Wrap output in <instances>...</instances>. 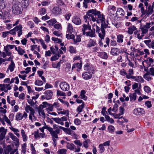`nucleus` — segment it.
Segmentation results:
<instances>
[{
	"label": "nucleus",
	"instance_id": "obj_24",
	"mask_svg": "<svg viewBox=\"0 0 154 154\" xmlns=\"http://www.w3.org/2000/svg\"><path fill=\"white\" fill-rule=\"evenodd\" d=\"M97 45L96 41L92 39H90L87 45V46L89 48L92 46H94Z\"/></svg>",
	"mask_w": 154,
	"mask_h": 154
},
{
	"label": "nucleus",
	"instance_id": "obj_29",
	"mask_svg": "<svg viewBox=\"0 0 154 154\" xmlns=\"http://www.w3.org/2000/svg\"><path fill=\"white\" fill-rule=\"evenodd\" d=\"M74 30L72 25L69 23L68 24L67 27V31L70 33H72L74 32Z\"/></svg>",
	"mask_w": 154,
	"mask_h": 154
},
{
	"label": "nucleus",
	"instance_id": "obj_52",
	"mask_svg": "<svg viewBox=\"0 0 154 154\" xmlns=\"http://www.w3.org/2000/svg\"><path fill=\"white\" fill-rule=\"evenodd\" d=\"M57 95L58 96H66L64 93L59 90H57Z\"/></svg>",
	"mask_w": 154,
	"mask_h": 154
},
{
	"label": "nucleus",
	"instance_id": "obj_58",
	"mask_svg": "<svg viewBox=\"0 0 154 154\" xmlns=\"http://www.w3.org/2000/svg\"><path fill=\"white\" fill-rule=\"evenodd\" d=\"M108 130L110 132H113L114 131L115 128L113 126L110 125L108 127Z\"/></svg>",
	"mask_w": 154,
	"mask_h": 154
},
{
	"label": "nucleus",
	"instance_id": "obj_41",
	"mask_svg": "<svg viewBox=\"0 0 154 154\" xmlns=\"http://www.w3.org/2000/svg\"><path fill=\"white\" fill-rule=\"evenodd\" d=\"M136 81L138 82L143 83L144 82V80L141 76H137Z\"/></svg>",
	"mask_w": 154,
	"mask_h": 154
},
{
	"label": "nucleus",
	"instance_id": "obj_39",
	"mask_svg": "<svg viewBox=\"0 0 154 154\" xmlns=\"http://www.w3.org/2000/svg\"><path fill=\"white\" fill-rule=\"evenodd\" d=\"M90 143V140L89 139H87L83 142V146L86 148H87L89 146L88 144Z\"/></svg>",
	"mask_w": 154,
	"mask_h": 154
},
{
	"label": "nucleus",
	"instance_id": "obj_48",
	"mask_svg": "<svg viewBox=\"0 0 154 154\" xmlns=\"http://www.w3.org/2000/svg\"><path fill=\"white\" fill-rule=\"evenodd\" d=\"M3 119L5 120L7 123L9 125H11V124L8 118L5 115H4L3 117Z\"/></svg>",
	"mask_w": 154,
	"mask_h": 154
},
{
	"label": "nucleus",
	"instance_id": "obj_37",
	"mask_svg": "<svg viewBox=\"0 0 154 154\" xmlns=\"http://www.w3.org/2000/svg\"><path fill=\"white\" fill-rule=\"evenodd\" d=\"M73 39L74 41V43L75 44L76 43L79 42L81 41V37L80 35H78L76 36L75 38V37Z\"/></svg>",
	"mask_w": 154,
	"mask_h": 154
},
{
	"label": "nucleus",
	"instance_id": "obj_4",
	"mask_svg": "<svg viewBox=\"0 0 154 154\" xmlns=\"http://www.w3.org/2000/svg\"><path fill=\"white\" fill-rule=\"evenodd\" d=\"M91 12L94 14V15L96 16L97 15V16L98 18L100 20L101 23H102L105 22V19L104 15L103 14H101L100 12V11H98L96 10L92 11Z\"/></svg>",
	"mask_w": 154,
	"mask_h": 154
},
{
	"label": "nucleus",
	"instance_id": "obj_61",
	"mask_svg": "<svg viewBox=\"0 0 154 154\" xmlns=\"http://www.w3.org/2000/svg\"><path fill=\"white\" fill-rule=\"evenodd\" d=\"M71 16V14L69 12H67L65 15V18L67 20H68L70 18Z\"/></svg>",
	"mask_w": 154,
	"mask_h": 154
},
{
	"label": "nucleus",
	"instance_id": "obj_3",
	"mask_svg": "<svg viewBox=\"0 0 154 154\" xmlns=\"http://www.w3.org/2000/svg\"><path fill=\"white\" fill-rule=\"evenodd\" d=\"M94 69H92L89 71V72H86L82 73V77L85 80H88L91 78L92 74H94Z\"/></svg>",
	"mask_w": 154,
	"mask_h": 154
},
{
	"label": "nucleus",
	"instance_id": "obj_1",
	"mask_svg": "<svg viewBox=\"0 0 154 154\" xmlns=\"http://www.w3.org/2000/svg\"><path fill=\"white\" fill-rule=\"evenodd\" d=\"M12 11L13 13L16 15L21 14L23 7L21 3L18 1L14 0L12 2Z\"/></svg>",
	"mask_w": 154,
	"mask_h": 154
},
{
	"label": "nucleus",
	"instance_id": "obj_15",
	"mask_svg": "<svg viewBox=\"0 0 154 154\" xmlns=\"http://www.w3.org/2000/svg\"><path fill=\"white\" fill-rule=\"evenodd\" d=\"M22 26L20 24L18 26H17L14 28V29L16 32V31H18L17 33L19 37H20L22 34Z\"/></svg>",
	"mask_w": 154,
	"mask_h": 154
},
{
	"label": "nucleus",
	"instance_id": "obj_46",
	"mask_svg": "<svg viewBox=\"0 0 154 154\" xmlns=\"http://www.w3.org/2000/svg\"><path fill=\"white\" fill-rule=\"evenodd\" d=\"M17 52L19 54L22 55L25 52V51L20 47H18Z\"/></svg>",
	"mask_w": 154,
	"mask_h": 154
},
{
	"label": "nucleus",
	"instance_id": "obj_22",
	"mask_svg": "<svg viewBox=\"0 0 154 154\" xmlns=\"http://www.w3.org/2000/svg\"><path fill=\"white\" fill-rule=\"evenodd\" d=\"M72 22L76 25H79L81 23L80 19L78 17H73L72 18Z\"/></svg>",
	"mask_w": 154,
	"mask_h": 154
},
{
	"label": "nucleus",
	"instance_id": "obj_8",
	"mask_svg": "<svg viewBox=\"0 0 154 154\" xmlns=\"http://www.w3.org/2000/svg\"><path fill=\"white\" fill-rule=\"evenodd\" d=\"M45 128L50 132V134L52 136V138H58V136L57 134H58L57 133L56 131H54L52 128L47 125L45 126Z\"/></svg>",
	"mask_w": 154,
	"mask_h": 154
},
{
	"label": "nucleus",
	"instance_id": "obj_57",
	"mask_svg": "<svg viewBox=\"0 0 154 154\" xmlns=\"http://www.w3.org/2000/svg\"><path fill=\"white\" fill-rule=\"evenodd\" d=\"M52 40L53 41H54L55 42L57 43H59L62 42L61 39H60L58 38L52 37L51 38Z\"/></svg>",
	"mask_w": 154,
	"mask_h": 154
},
{
	"label": "nucleus",
	"instance_id": "obj_64",
	"mask_svg": "<svg viewBox=\"0 0 154 154\" xmlns=\"http://www.w3.org/2000/svg\"><path fill=\"white\" fill-rule=\"evenodd\" d=\"M69 51L71 53H73L75 52L76 50L74 47L72 46H70L69 47Z\"/></svg>",
	"mask_w": 154,
	"mask_h": 154
},
{
	"label": "nucleus",
	"instance_id": "obj_60",
	"mask_svg": "<svg viewBox=\"0 0 154 154\" xmlns=\"http://www.w3.org/2000/svg\"><path fill=\"white\" fill-rule=\"evenodd\" d=\"M60 62H58L57 63H53L52 64V66L54 68H57L60 67Z\"/></svg>",
	"mask_w": 154,
	"mask_h": 154
},
{
	"label": "nucleus",
	"instance_id": "obj_34",
	"mask_svg": "<svg viewBox=\"0 0 154 154\" xmlns=\"http://www.w3.org/2000/svg\"><path fill=\"white\" fill-rule=\"evenodd\" d=\"M117 42L118 43H122L123 41V36L122 35H119L117 36Z\"/></svg>",
	"mask_w": 154,
	"mask_h": 154
},
{
	"label": "nucleus",
	"instance_id": "obj_47",
	"mask_svg": "<svg viewBox=\"0 0 154 154\" xmlns=\"http://www.w3.org/2000/svg\"><path fill=\"white\" fill-rule=\"evenodd\" d=\"M83 6L85 8H87L88 7L87 3L91 2V0H84Z\"/></svg>",
	"mask_w": 154,
	"mask_h": 154
},
{
	"label": "nucleus",
	"instance_id": "obj_45",
	"mask_svg": "<svg viewBox=\"0 0 154 154\" xmlns=\"http://www.w3.org/2000/svg\"><path fill=\"white\" fill-rule=\"evenodd\" d=\"M58 113L59 114H66V116H68L69 115V111L68 110H63V111L58 112Z\"/></svg>",
	"mask_w": 154,
	"mask_h": 154
},
{
	"label": "nucleus",
	"instance_id": "obj_12",
	"mask_svg": "<svg viewBox=\"0 0 154 154\" xmlns=\"http://www.w3.org/2000/svg\"><path fill=\"white\" fill-rule=\"evenodd\" d=\"M52 12L55 16L60 14L61 13V9L58 7H54L52 9Z\"/></svg>",
	"mask_w": 154,
	"mask_h": 154
},
{
	"label": "nucleus",
	"instance_id": "obj_11",
	"mask_svg": "<svg viewBox=\"0 0 154 154\" xmlns=\"http://www.w3.org/2000/svg\"><path fill=\"white\" fill-rule=\"evenodd\" d=\"M133 113L136 115H139L143 114L145 113L144 110L142 108H138L134 109Z\"/></svg>",
	"mask_w": 154,
	"mask_h": 154
},
{
	"label": "nucleus",
	"instance_id": "obj_19",
	"mask_svg": "<svg viewBox=\"0 0 154 154\" xmlns=\"http://www.w3.org/2000/svg\"><path fill=\"white\" fill-rule=\"evenodd\" d=\"M120 52V49L116 48H112L110 51L111 54L113 56H117Z\"/></svg>",
	"mask_w": 154,
	"mask_h": 154
},
{
	"label": "nucleus",
	"instance_id": "obj_40",
	"mask_svg": "<svg viewBox=\"0 0 154 154\" xmlns=\"http://www.w3.org/2000/svg\"><path fill=\"white\" fill-rule=\"evenodd\" d=\"M10 129L12 131L14 132V134L16 135L18 137H19L20 134L17 133V132H19V131L17 129H16L13 127H12Z\"/></svg>",
	"mask_w": 154,
	"mask_h": 154
},
{
	"label": "nucleus",
	"instance_id": "obj_6",
	"mask_svg": "<svg viewBox=\"0 0 154 154\" xmlns=\"http://www.w3.org/2000/svg\"><path fill=\"white\" fill-rule=\"evenodd\" d=\"M15 47L14 45H7L5 46L4 48V50L5 51L8 56H11L12 53L10 50L12 49Z\"/></svg>",
	"mask_w": 154,
	"mask_h": 154
},
{
	"label": "nucleus",
	"instance_id": "obj_23",
	"mask_svg": "<svg viewBox=\"0 0 154 154\" xmlns=\"http://www.w3.org/2000/svg\"><path fill=\"white\" fill-rule=\"evenodd\" d=\"M90 31L86 32H85L86 35L89 36L91 37H95V31L91 30Z\"/></svg>",
	"mask_w": 154,
	"mask_h": 154
},
{
	"label": "nucleus",
	"instance_id": "obj_2",
	"mask_svg": "<svg viewBox=\"0 0 154 154\" xmlns=\"http://www.w3.org/2000/svg\"><path fill=\"white\" fill-rule=\"evenodd\" d=\"M5 5H4V6H0V19H3L4 20V22L5 23L9 22L10 20H6L8 17H9L8 15V12H5L4 13L3 11H4L3 9L5 8Z\"/></svg>",
	"mask_w": 154,
	"mask_h": 154
},
{
	"label": "nucleus",
	"instance_id": "obj_32",
	"mask_svg": "<svg viewBox=\"0 0 154 154\" xmlns=\"http://www.w3.org/2000/svg\"><path fill=\"white\" fill-rule=\"evenodd\" d=\"M25 110L27 112H29V111H30V113L32 112L33 113V112H35L34 109L29 105L26 106V107L25 108Z\"/></svg>",
	"mask_w": 154,
	"mask_h": 154
},
{
	"label": "nucleus",
	"instance_id": "obj_18",
	"mask_svg": "<svg viewBox=\"0 0 154 154\" xmlns=\"http://www.w3.org/2000/svg\"><path fill=\"white\" fill-rule=\"evenodd\" d=\"M93 10H96V9H91L89 10L87 12V14L89 16L91 17L90 21L92 20L93 22H95L96 21V19L97 18L95 17H94V14L91 12Z\"/></svg>",
	"mask_w": 154,
	"mask_h": 154
},
{
	"label": "nucleus",
	"instance_id": "obj_33",
	"mask_svg": "<svg viewBox=\"0 0 154 154\" xmlns=\"http://www.w3.org/2000/svg\"><path fill=\"white\" fill-rule=\"evenodd\" d=\"M85 90H82L81 91L80 93L81 98L84 100H86L87 98V97L85 95Z\"/></svg>",
	"mask_w": 154,
	"mask_h": 154
},
{
	"label": "nucleus",
	"instance_id": "obj_13",
	"mask_svg": "<svg viewBox=\"0 0 154 154\" xmlns=\"http://www.w3.org/2000/svg\"><path fill=\"white\" fill-rule=\"evenodd\" d=\"M11 86L10 84H2V87L1 88L0 90L2 91H4L5 92H7L8 90L11 89Z\"/></svg>",
	"mask_w": 154,
	"mask_h": 154
},
{
	"label": "nucleus",
	"instance_id": "obj_55",
	"mask_svg": "<svg viewBox=\"0 0 154 154\" xmlns=\"http://www.w3.org/2000/svg\"><path fill=\"white\" fill-rule=\"evenodd\" d=\"M74 143L77 146H81L82 145V143L81 142L80 140H75L74 141Z\"/></svg>",
	"mask_w": 154,
	"mask_h": 154
},
{
	"label": "nucleus",
	"instance_id": "obj_50",
	"mask_svg": "<svg viewBox=\"0 0 154 154\" xmlns=\"http://www.w3.org/2000/svg\"><path fill=\"white\" fill-rule=\"evenodd\" d=\"M84 104L82 103V104L79 106L77 108V110L79 112H81L82 111V110L84 107Z\"/></svg>",
	"mask_w": 154,
	"mask_h": 154
},
{
	"label": "nucleus",
	"instance_id": "obj_43",
	"mask_svg": "<svg viewBox=\"0 0 154 154\" xmlns=\"http://www.w3.org/2000/svg\"><path fill=\"white\" fill-rule=\"evenodd\" d=\"M101 24L100 29L105 31V29L108 27V25L106 24L105 22L102 23H101Z\"/></svg>",
	"mask_w": 154,
	"mask_h": 154
},
{
	"label": "nucleus",
	"instance_id": "obj_44",
	"mask_svg": "<svg viewBox=\"0 0 154 154\" xmlns=\"http://www.w3.org/2000/svg\"><path fill=\"white\" fill-rule=\"evenodd\" d=\"M129 96L131 101H134L136 99V94L135 93H133L132 94H131Z\"/></svg>",
	"mask_w": 154,
	"mask_h": 154
},
{
	"label": "nucleus",
	"instance_id": "obj_21",
	"mask_svg": "<svg viewBox=\"0 0 154 154\" xmlns=\"http://www.w3.org/2000/svg\"><path fill=\"white\" fill-rule=\"evenodd\" d=\"M83 28L82 29V31L83 32V34H84V33H85V31L87 30H91V26L89 24V22H88L87 24H84L82 25Z\"/></svg>",
	"mask_w": 154,
	"mask_h": 154
},
{
	"label": "nucleus",
	"instance_id": "obj_17",
	"mask_svg": "<svg viewBox=\"0 0 154 154\" xmlns=\"http://www.w3.org/2000/svg\"><path fill=\"white\" fill-rule=\"evenodd\" d=\"M145 61L146 62L147 66L149 67L154 66V59H153L150 57H148Z\"/></svg>",
	"mask_w": 154,
	"mask_h": 154
},
{
	"label": "nucleus",
	"instance_id": "obj_36",
	"mask_svg": "<svg viewBox=\"0 0 154 154\" xmlns=\"http://www.w3.org/2000/svg\"><path fill=\"white\" fill-rule=\"evenodd\" d=\"M104 117L107 121L110 122V123H114V121L112 118H110L109 116L106 115H105Z\"/></svg>",
	"mask_w": 154,
	"mask_h": 154
},
{
	"label": "nucleus",
	"instance_id": "obj_54",
	"mask_svg": "<svg viewBox=\"0 0 154 154\" xmlns=\"http://www.w3.org/2000/svg\"><path fill=\"white\" fill-rule=\"evenodd\" d=\"M66 37L68 39H73L75 37V36L73 34H71L69 33L67 34L66 35Z\"/></svg>",
	"mask_w": 154,
	"mask_h": 154
},
{
	"label": "nucleus",
	"instance_id": "obj_26",
	"mask_svg": "<svg viewBox=\"0 0 154 154\" xmlns=\"http://www.w3.org/2000/svg\"><path fill=\"white\" fill-rule=\"evenodd\" d=\"M15 67V65L14 61L12 60H11V63L9 65L7 70L9 69L11 72H12L14 71Z\"/></svg>",
	"mask_w": 154,
	"mask_h": 154
},
{
	"label": "nucleus",
	"instance_id": "obj_16",
	"mask_svg": "<svg viewBox=\"0 0 154 154\" xmlns=\"http://www.w3.org/2000/svg\"><path fill=\"white\" fill-rule=\"evenodd\" d=\"M22 26L20 24L18 26H17L14 28V29L16 32V31H18L17 33L19 37H20L22 34Z\"/></svg>",
	"mask_w": 154,
	"mask_h": 154
},
{
	"label": "nucleus",
	"instance_id": "obj_42",
	"mask_svg": "<svg viewBox=\"0 0 154 154\" xmlns=\"http://www.w3.org/2000/svg\"><path fill=\"white\" fill-rule=\"evenodd\" d=\"M100 55L101 57L104 59H106L108 58L107 54L105 52H102L100 53Z\"/></svg>",
	"mask_w": 154,
	"mask_h": 154
},
{
	"label": "nucleus",
	"instance_id": "obj_35",
	"mask_svg": "<svg viewBox=\"0 0 154 154\" xmlns=\"http://www.w3.org/2000/svg\"><path fill=\"white\" fill-rule=\"evenodd\" d=\"M66 147L67 148L71 150H73L75 149V146L73 143H67L66 145Z\"/></svg>",
	"mask_w": 154,
	"mask_h": 154
},
{
	"label": "nucleus",
	"instance_id": "obj_51",
	"mask_svg": "<svg viewBox=\"0 0 154 154\" xmlns=\"http://www.w3.org/2000/svg\"><path fill=\"white\" fill-rule=\"evenodd\" d=\"M35 85L38 86H41L43 85V83L41 80H37L35 81Z\"/></svg>",
	"mask_w": 154,
	"mask_h": 154
},
{
	"label": "nucleus",
	"instance_id": "obj_56",
	"mask_svg": "<svg viewBox=\"0 0 154 154\" xmlns=\"http://www.w3.org/2000/svg\"><path fill=\"white\" fill-rule=\"evenodd\" d=\"M66 150L64 149H60L57 151L58 154H66Z\"/></svg>",
	"mask_w": 154,
	"mask_h": 154
},
{
	"label": "nucleus",
	"instance_id": "obj_30",
	"mask_svg": "<svg viewBox=\"0 0 154 154\" xmlns=\"http://www.w3.org/2000/svg\"><path fill=\"white\" fill-rule=\"evenodd\" d=\"M137 28L135 26H131L128 28V33L130 34H132L133 32Z\"/></svg>",
	"mask_w": 154,
	"mask_h": 154
},
{
	"label": "nucleus",
	"instance_id": "obj_7",
	"mask_svg": "<svg viewBox=\"0 0 154 154\" xmlns=\"http://www.w3.org/2000/svg\"><path fill=\"white\" fill-rule=\"evenodd\" d=\"M8 135L12 140L15 142V146H16V147L17 148L20 145L19 139L11 132H9L8 133Z\"/></svg>",
	"mask_w": 154,
	"mask_h": 154
},
{
	"label": "nucleus",
	"instance_id": "obj_59",
	"mask_svg": "<svg viewBox=\"0 0 154 154\" xmlns=\"http://www.w3.org/2000/svg\"><path fill=\"white\" fill-rule=\"evenodd\" d=\"M144 91L147 93H149L151 92L150 88L148 86H145L144 88Z\"/></svg>",
	"mask_w": 154,
	"mask_h": 154
},
{
	"label": "nucleus",
	"instance_id": "obj_63",
	"mask_svg": "<svg viewBox=\"0 0 154 154\" xmlns=\"http://www.w3.org/2000/svg\"><path fill=\"white\" fill-rule=\"evenodd\" d=\"M74 122L75 124L77 125H79L81 124V121L78 119H76L74 121Z\"/></svg>",
	"mask_w": 154,
	"mask_h": 154
},
{
	"label": "nucleus",
	"instance_id": "obj_53",
	"mask_svg": "<svg viewBox=\"0 0 154 154\" xmlns=\"http://www.w3.org/2000/svg\"><path fill=\"white\" fill-rule=\"evenodd\" d=\"M53 128L54 129H56L55 131L56 132L57 134H60V130L59 129L58 126L56 125V124H54L53 125Z\"/></svg>",
	"mask_w": 154,
	"mask_h": 154
},
{
	"label": "nucleus",
	"instance_id": "obj_14",
	"mask_svg": "<svg viewBox=\"0 0 154 154\" xmlns=\"http://www.w3.org/2000/svg\"><path fill=\"white\" fill-rule=\"evenodd\" d=\"M125 12L123 9L121 8H118L116 15L120 18H122L124 15Z\"/></svg>",
	"mask_w": 154,
	"mask_h": 154
},
{
	"label": "nucleus",
	"instance_id": "obj_27",
	"mask_svg": "<svg viewBox=\"0 0 154 154\" xmlns=\"http://www.w3.org/2000/svg\"><path fill=\"white\" fill-rule=\"evenodd\" d=\"M29 0H22L21 1V4L23 8H26L29 5Z\"/></svg>",
	"mask_w": 154,
	"mask_h": 154
},
{
	"label": "nucleus",
	"instance_id": "obj_62",
	"mask_svg": "<svg viewBox=\"0 0 154 154\" xmlns=\"http://www.w3.org/2000/svg\"><path fill=\"white\" fill-rule=\"evenodd\" d=\"M30 146L31 148V151L32 152V154H36V151L35 150L34 147L33 146V144L31 143L30 144Z\"/></svg>",
	"mask_w": 154,
	"mask_h": 154
},
{
	"label": "nucleus",
	"instance_id": "obj_9",
	"mask_svg": "<svg viewBox=\"0 0 154 154\" xmlns=\"http://www.w3.org/2000/svg\"><path fill=\"white\" fill-rule=\"evenodd\" d=\"M59 85L60 88L63 91H68L69 89V85L65 82H61Z\"/></svg>",
	"mask_w": 154,
	"mask_h": 154
},
{
	"label": "nucleus",
	"instance_id": "obj_31",
	"mask_svg": "<svg viewBox=\"0 0 154 154\" xmlns=\"http://www.w3.org/2000/svg\"><path fill=\"white\" fill-rule=\"evenodd\" d=\"M7 130L6 129L4 131H3L0 134V141L1 142L5 138Z\"/></svg>",
	"mask_w": 154,
	"mask_h": 154
},
{
	"label": "nucleus",
	"instance_id": "obj_10",
	"mask_svg": "<svg viewBox=\"0 0 154 154\" xmlns=\"http://www.w3.org/2000/svg\"><path fill=\"white\" fill-rule=\"evenodd\" d=\"M27 116V113L25 112L23 114L19 112L17 113L16 116V119L17 120H22L23 118L26 119Z\"/></svg>",
	"mask_w": 154,
	"mask_h": 154
},
{
	"label": "nucleus",
	"instance_id": "obj_38",
	"mask_svg": "<svg viewBox=\"0 0 154 154\" xmlns=\"http://www.w3.org/2000/svg\"><path fill=\"white\" fill-rule=\"evenodd\" d=\"M84 68L85 70L87 71V72H89V70L92 69H94L93 68H91V66L88 64H86L84 66Z\"/></svg>",
	"mask_w": 154,
	"mask_h": 154
},
{
	"label": "nucleus",
	"instance_id": "obj_49",
	"mask_svg": "<svg viewBox=\"0 0 154 154\" xmlns=\"http://www.w3.org/2000/svg\"><path fill=\"white\" fill-rule=\"evenodd\" d=\"M99 151L100 153L103 152L105 149L102 144H100L99 146Z\"/></svg>",
	"mask_w": 154,
	"mask_h": 154
},
{
	"label": "nucleus",
	"instance_id": "obj_28",
	"mask_svg": "<svg viewBox=\"0 0 154 154\" xmlns=\"http://www.w3.org/2000/svg\"><path fill=\"white\" fill-rule=\"evenodd\" d=\"M111 110V108H109L108 109V112L109 114L112 115L114 117L115 119H120L119 117L121 116L120 114H115L114 113H110V111Z\"/></svg>",
	"mask_w": 154,
	"mask_h": 154
},
{
	"label": "nucleus",
	"instance_id": "obj_25",
	"mask_svg": "<svg viewBox=\"0 0 154 154\" xmlns=\"http://www.w3.org/2000/svg\"><path fill=\"white\" fill-rule=\"evenodd\" d=\"M97 33L98 34L99 37L101 39V40L103 39L106 35L105 31H103L100 29V32Z\"/></svg>",
	"mask_w": 154,
	"mask_h": 154
},
{
	"label": "nucleus",
	"instance_id": "obj_5",
	"mask_svg": "<svg viewBox=\"0 0 154 154\" xmlns=\"http://www.w3.org/2000/svg\"><path fill=\"white\" fill-rule=\"evenodd\" d=\"M53 95V92L51 90H47L45 91L44 93V95L42 96V99H46L47 100L51 99Z\"/></svg>",
	"mask_w": 154,
	"mask_h": 154
},
{
	"label": "nucleus",
	"instance_id": "obj_20",
	"mask_svg": "<svg viewBox=\"0 0 154 154\" xmlns=\"http://www.w3.org/2000/svg\"><path fill=\"white\" fill-rule=\"evenodd\" d=\"M154 7V4H152V6L149 5L146 8V15H149L152 14L154 12L153 8Z\"/></svg>",
	"mask_w": 154,
	"mask_h": 154
}]
</instances>
